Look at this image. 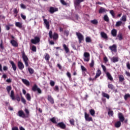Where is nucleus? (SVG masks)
Here are the masks:
<instances>
[{"label": "nucleus", "mask_w": 130, "mask_h": 130, "mask_svg": "<svg viewBox=\"0 0 130 130\" xmlns=\"http://www.w3.org/2000/svg\"><path fill=\"white\" fill-rule=\"evenodd\" d=\"M76 34L78 37L79 43H81L82 41H83L84 39V36L82 35V33L79 32H76Z\"/></svg>", "instance_id": "5"}, {"label": "nucleus", "mask_w": 130, "mask_h": 130, "mask_svg": "<svg viewBox=\"0 0 130 130\" xmlns=\"http://www.w3.org/2000/svg\"><path fill=\"white\" fill-rule=\"evenodd\" d=\"M130 98V94L129 93H127V94H125L124 96V99L125 100H127L128 98Z\"/></svg>", "instance_id": "45"}, {"label": "nucleus", "mask_w": 130, "mask_h": 130, "mask_svg": "<svg viewBox=\"0 0 130 130\" xmlns=\"http://www.w3.org/2000/svg\"><path fill=\"white\" fill-rule=\"evenodd\" d=\"M63 48L65 50V52H66V53H68L69 52H70V48H69L67 44H63Z\"/></svg>", "instance_id": "18"}, {"label": "nucleus", "mask_w": 130, "mask_h": 130, "mask_svg": "<svg viewBox=\"0 0 130 130\" xmlns=\"http://www.w3.org/2000/svg\"><path fill=\"white\" fill-rule=\"evenodd\" d=\"M50 120H51V122L53 123V124H57L56 126L57 127H59V128H61V129H66L67 127L66 125L64 124V123H63V122H60V123H58L57 124L55 117H53V118H51V119H50Z\"/></svg>", "instance_id": "1"}, {"label": "nucleus", "mask_w": 130, "mask_h": 130, "mask_svg": "<svg viewBox=\"0 0 130 130\" xmlns=\"http://www.w3.org/2000/svg\"><path fill=\"white\" fill-rule=\"evenodd\" d=\"M60 2L63 6H67V4L64 0H60Z\"/></svg>", "instance_id": "53"}, {"label": "nucleus", "mask_w": 130, "mask_h": 130, "mask_svg": "<svg viewBox=\"0 0 130 130\" xmlns=\"http://www.w3.org/2000/svg\"><path fill=\"white\" fill-rule=\"evenodd\" d=\"M119 39V40L121 41L123 39V35L122 33H119L117 35V37L116 39Z\"/></svg>", "instance_id": "29"}, {"label": "nucleus", "mask_w": 130, "mask_h": 130, "mask_svg": "<svg viewBox=\"0 0 130 130\" xmlns=\"http://www.w3.org/2000/svg\"><path fill=\"white\" fill-rule=\"evenodd\" d=\"M49 35L51 39L53 38V40L55 41L57 40V39H58V37H59L58 34L56 32H55L53 35V32L51 30L49 31Z\"/></svg>", "instance_id": "3"}, {"label": "nucleus", "mask_w": 130, "mask_h": 130, "mask_svg": "<svg viewBox=\"0 0 130 130\" xmlns=\"http://www.w3.org/2000/svg\"><path fill=\"white\" fill-rule=\"evenodd\" d=\"M101 74H102L101 70H100V69H98V70L96 71V75L94 77V80H96L97 78H99V77H100V76L101 75Z\"/></svg>", "instance_id": "16"}, {"label": "nucleus", "mask_w": 130, "mask_h": 130, "mask_svg": "<svg viewBox=\"0 0 130 130\" xmlns=\"http://www.w3.org/2000/svg\"><path fill=\"white\" fill-rule=\"evenodd\" d=\"M108 87L111 90H115V86H114V85H113V84H108Z\"/></svg>", "instance_id": "31"}, {"label": "nucleus", "mask_w": 130, "mask_h": 130, "mask_svg": "<svg viewBox=\"0 0 130 130\" xmlns=\"http://www.w3.org/2000/svg\"><path fill=\"white\" fill-rule=\"evenodd\" d=\"M121 123H120V120H119V121H117V122H116L115 123V127L116 128H120V127H121Z\"/></svg>", "instance_id": "27"}, {"label": "nucleus", "mask_w": 130, "mask_h": 130, "mask_svg": "<svg viewBox=\"0 0 130 130\" xmlns=\"http://www.w3.org/2000/svg\"><path fill=\"white\" fill-rule=\"evenodd\" d=\"M21 17L22 19H23V20H26V16H25L24 15H23V14H21Z\"/></svg>", "instance_id": "59"}, {"label": "nucleus", "mask_w": 130, "mask_h": 130, "mask_svg": "<svg viewBox=\"0 0 130 130\" xmlns=\"http://www.w3.org/2000/svg\"><path fill=\"white\" fill-rule=\"evenodd\" d=\"M106 75L107 78L110 80V81H113V77L111 76L110 73H109V72H107V73H106Z\"/></svg>", "instance_id": "25"}, {"label": "nucleus", "mask_w": 130, "mask_h": 130, "mask_svg": "<svg viewBox=\"0 0 130 130\" xmlns=\"http://www.w3.org/2000/svg\"><path fill=\"white\" fill-rule=\"evenodd\" d=\"M58 9L57 8H54L53 7H50L49 9V12L51 14H53L55 12H58Z\"/></svg>", "instance_id": "13"}, {"label": "nucleus", "mask_w": 130, "mask_h": 130, "mask_svg": "<svg viewBox=\"0 0 130 130\" xmlns=\"http://www.w3.org/2000/svg\"><path fill=\"white\" fill-rule=\"evenodd\" d=\"M91 23L94 25H97V24H98V21L96 19L91 20Z\"/></svg>", "instance_id": "42"}, {"label": "nucleus", "mask_w": 130, "mask_h": 130, "mask_svg": "<svg viewBox=\"0 0 130 130\" xmlns=\"http://www.w3.org/2000/svg\"><path fill=\"white\" fill-rule=\"evenodd\" d=\"M12 130H19V128H18L17 126L13 127L12 128Z\"/></svg>", "instance_id": "63"}, {"label": "nucleus", "mask_w": 130, "mask_h": 130, "mask_svg": "<svg viewBox=\"0 0 130 130\" xmlns=\"http://www.w3.org/2000/svg\"><path fill=\"white\" fill-rule=\"evenodd\" d=\"M31 50L34 52L37 51V47L35 46V45H32L31 46Z\"/></svg>", "instance_id": "50"}, {"label": "nucleus", "mask_w": 130, "mask_h": 130, "mask_svg": "<svg viewBox=\"0 0 130 130\" xmlns=\"http://www.w3.org/2000/svg\"><path fill=\"white\" fill-rule=\"evenodd\" d=\"M40 41V38L38 36H36V37H35V39L31 40V43H33L34 44H37V43H38Z\"/></svg>", "instance_id": "10"}, {"label": "nucleus", "mask_w": 130, "mask_h": 130, "mask_svg": "<svg viewBox=\"0 0 130 130\" xmlns=\"http://www.w3.org/2000/svg\"><path fill=\"white\" fill-rule=\"evenodd\" d=\"M28 71L30 74H34V70L32 68H28Z\"/></svg>", "instance_id": "41"}, {"label": "nucleus", "mask_w": 130, "mask_h": 130, "mask_svg": "<svg viewBox=\"0 0 130 130\" xmlns=\"http://www.w3.org/2000/svg\"><path fill=\"white\" fill-rule=\"evenodd\" d=\"M10 97L12 98V100H15V92L14 90H11Z\"/></svg>", "instance_id": "26"}, {"label": "nucleus", "mask_w": 130, "mask_h": 130, "mask_svg": "<svg viewBox=\"0 0 130 130\" xmlns=\"http://www.w3.org/2000/svg\"><path fill=\"white\" fill-rule=\"evenodd\" d=\"M122 24V20L118 21V22H116L115 26L116 27H119L120 26H121Z\"/></svg>", "instance_id": "35"}, {"label": "nucleus", "mask_w": 130, "mask_h": 130, "mask_svg": "<svg viewBox=\"0 0 130 130\" xmlns=\"http://www.w3.org/2000/svg\"><path fill=\"white\" fill-rule=\"evenodd\" d=\"M85 118L87 122H92L93 119L92 117H90V115L87 113H85Z\"/></svg>", "instance_id": "9"}, {"label": "nucleus", "mask_w": 130, "mask_h": 130, "mask_svg": "<svg viewBox=\"0 0 130 130\" xmlns=\"http://www.w3.org/2000/svg\"><path fill=\"white\" fill-rule=\"evenodd\" d=\"M22 56L23 60L24 61L25 66L28 67L29 66V63H28L29 58H28V57H27V55H26V54L25 53V51H23Z\"/></svg>", "instance_id": "4"}, {"label": "nucleus", "mask_w": 130, "mask_h": 130, "mask_svg": "<svg viewBox=\"0 0 130 130\" xmlns=\"http://www.w3.org/2000/svg\"><path fill=\"white\" fill-rule=\"evenodd\" d=\"M45 57L46 60H47V61L49 60V59L50 58V56L49 53H45Z\"/></svg>", "instance_id": "37"}, {"label": "nucleus", "mask_w": 130, "mask_h": 130, "mask_svg": "<svg viewBox=\"0 0 130 130\" xmlns=\"http://www.w3.org/2000/svg\"><path fill=\"white\" fill-rule=\"evenodd\" d=\"M94 59H91V61L90 63L89 64L90 67L93 68V67H94Z\"/></svg>", "instance_id": "46"}, {"label": "nucleus", "mask_w": 130, "mask_h": 130, "mask_svg": "<svg viewBox=\"0 0 130 130\" xmlns=\"http://www.w3.org/2000/svg\"><path fill=\"white\" fill-rule=\"evenodd\" d=\"M126 67H127V69L130 70V62H129V61H127L126 62Z\"/></svg>", "instance_id": "58"}, {"label": "nucleus", "mask_w": 130, "mask_h": 130, "mask_svg": "<svg viewBox=\"0 0 130 130\" xmlns=\"http://www.w3.org/2000/svg\"><path fill=\"white\" fill-rule=\"evenodd\" d=\"M110 13L111 15H112V16L113 17V18H115V13H114L113 10H111L110 11Z\"/></svg>", "instance_id": "49"}, {"label": "nucleus", "mask_w": 130, "mask_h": 130, "mask_svg": "<svg viewBox=\"0 0 130 130\" xmlns=\"http://www.w3.org/2000/svg\"><path fill=\"white\" fill-rule=\"evenodd\" d=\"M22 81L26 86H29L30 85V83L29 81H28V80H27L26 79H22Z\"/></svg>", "instance_id": "20"}, {"label": "nucleus", "mask_w": 130, "mask_h": 130, "mask_svg": "<svg viewBox=\"0 0 130 130\" xmlns=\"http://www.w3.org/2000/svg\"><path fill=\"white\" fill-rule=\"evenodd\" d=\"M86 42H92V39L91 37H89V36H87L85 38Z\"/></svg>", "instance_id": "38"}, {"label": "nucleus", "mask_w": 130, "mask_h": 130, "mask_svg": "<svg viewBox=\"0 0 130 130\" xmlns=\"http://www.w3.org/2000/svg\"><path fill=\"white\" fill-rule=\"evenodd\" d=\"M44 25L46 26L47 29H50V24L49 21L47 19H43Z\"/></svg>", "instance_id": "15"}, {"label": "nucleus", "mask_w": 130, "mask_h": 130, "mask_svg": "<svg viewBox=\"0 0 130 130\" xmlns=\"http://www.w3.org/2000/svg\"><path fill=\"white\" fill-rule=\"evenodd\" d=\"M9 62L12 67L13 71H17V66L16 63H15L14 61H13V60H10Z\"/></svg>", "instance_id": "14"}, {"label": "nucleus", "mask_w": 130, "mask_h": 130, "mask_svg": "<svg viewBox=\"0 0 130 130\" xmlns=\"http://www.w3.org/2000/svg\"><path fill=\"white\" fill-rule=\"evenodd\" d=\"M125 74L128 76L130 77V73L129 72H127V71H126Z\"/></svg>", "instance_id": "64"}, {"label": "nucleus", "mask_w": 130, "mask_h": 130, "mask_svg": "<svg viewBox=\"0 0 130 130\" xmlns=\"http://www.w3.org/2000/svg\"><path fill=\"white\" fill-rule=\"evenodd\" d=\"M108 114H109V115H111V116H113V114H114L113 111H111V110L109 109V112H108Z\"/></svg>", "instance_id": "44"}, {"label": "nucleus", "mask_w": 130, "mask_h": 130, "mask_svg": "<svg viewBox=\"0 0 130 130\" xmlns=\"http://www.w3.org/2000/svg\"><path fill=\"white\" fill-rule=\"evenodd\" d=\"M101 66L102 68H103L104 72H106L107 71L106 67L104 66V64H102Z\"/></svg>", "instance_id": "51"}, {"label": "nucleus", "mask_w": 130, "mask_h": 130, "mask_svg": "<svg viewBox=\"0 0 130 130\" xmlns=\"http://www.w3.org/2000/svg\"><path fill=\"white\" fill-rule=\"evenodd\" d=\"M117 31L116 29H113L111 30V34L112 36H113L114 37H115L116 36H117Z\"/></svg>", "instance_id": "24"}, {"label": "nucleus", "mask_w": 130, "mask_h": 130, "mask_svg": "<svg viewBox=\"0 0 130 130\" xmlns=\"http://www.w3.org/2000/svg\"><path fill=\"white\" fill-rule=\"evenodd\" d=\"M102 95L104 97H106V98H107L108 99H109V98H110L109 94H108L107 93H105V92H102Z\"/></svg>", "instance_id": "33"}, {"label": "nucleus", "mask_w": 130, "mask_h": 130, "mask_svg": "<svg viewBox=\"0 0 130 130\" xmlns=\"http://www.w3.org/2000/svg\"><path fill=\"white\" fill-rule=\"evenodd\" d=\"M13 12L14 14H16V15H18V13H19V11H18L17 9H14Z\"/></svg>", "instance_id": "62"}, {"label": "nucleus", "mask_w": 130, "mask_h": 130, "mask_svg": "<svg viewBox=\"0 0 130 130\" xmlns=\"http://www.w3.org/2000/svg\"><path fill=\"white\" fill-rule=\"evenodd\" d=\"M116 44H113V45H110L109 47V49H110L112 52H116L117 51Z\"/></svg>", "instance_id": "8"}, {"label": "nucleus", "mask_w": 130, "mask_h": 130, "mask_svg": "<svg viewBox=\"0 0 130 130\" xmlns=\"http://www.w3.org/2000/svg\"><path fill=\"white\" fill-rule=\"evenodd\" d=\"M101 37L103 38H104V39H108V36L105 32H101Z\"/></svg>", "instance_id": "22"}, {"label": "nucleus", "mask_w": 130, "mask_h": 130, "mask_svg": "<svg viewBox=\"0 0 130 130\" xmlns=\"http://www.w3.org/2000/svg\"><path fill=\"white\" fill-rule=\"evenodd\" d=\"M118 77L120 82H123V81H124V77L123 75H118Z\"/></svg>", "instance_id": "28"}, {"label": "nucleus", "mask_w": 130, "mask_h": 130, "mask_svg": "<svg viewBox=\"0 0 130 130\" xmlns=\"http://www.w3.org/2000/svg\"><path fill=\"white\" fill-rule=\"evenodd\" d=\"M69 33H70V32L68 30H65L64 31V35H66V36H69Z\"/></svg>", "instance_id": "52"}, {"label": "nucleus", "mask_w": 130, "mask_h": 130, "mask_svg": "<svg viewBox=\"0 0 130 130\" xmlns=\"http://www.w3.org/2000/svg\"><path fill=\"white\" fill-rule=\"evenodd\" d=\"M107 11V10H106V9L101 7L100 9L99 10V14H103V13H106Z\"/></svg>", "instance_id": "19"}, {"label": "nucleus", "mask_w": 130, "mask_h": 130, "mask_svg": "<svg viewBox=\"0 0 130 130\" xmlns=\"http://www.w3.org/2000/svg\"><path fill=\"white\" fill-rule=\"evenodd\" d=\"M81 68L82 71H87V69L86 68H85L84 66H81Z\"/></svg>", "instance_id": "55"}, {"label": "nucleus", "mask_w": 130, "mask_h": 130, "mask_svg": "<svg viewBox=\"0 0 130 130\" xmlns=\"http://www.w3.org/2000/svg\"><path fill=\"white\" fill-rule=\"evenodd\" d=\"M0 47H1V48H2V49H4V48L3 41H2L1 43H0Z\"/></svg>", "instance_id": "61"}, {"label": "nucleus", "mask_w": 130, "mask_h": 130, "mask_svg": "<svg viewBox=\"0 0 130 130\" xmlns=\"http://www.w3.org/2000/svg\"><path fill=\"white\" fill-rule=\"evenodd\" d=\"M71 125H75V120H74V119H71V120H70L69 121Z\"/></svg>", "instance_id": "47"}, {"label": "nucleus", "mask_w": 130, "mask_h": 130, "mask_svg": "<svg viewBox=\"0 0 130 130\" xmlns=\"http://www.w3.org/2000/svg\"><path fill=\"white\" fill-rule=\"evenodd\" d=\"M66 75H67V77H68L69 80L72 79V75H71V73H70V72H67Z\"/></svg>", "instance_id": "39"}, {"label": "nucleus", "mask_w": 130, "mask_h": 130, "mask_svg": "<svg viewBox=\"0 0 130 130\" xmlns=\"http://www.w3.org/2000/svg\"><path fill=\"white\" fill-rule=\"evenodd\" d=\"M10 42L13 46H14L15 47H17L18 46V42L14 39L13 40H11Z\"/></svg>", "instance_id": "17"}, {"label": "nucleus", "mask_w": 130, "mask_h": 130, "mask_svg": "<svg viewBox=\"0 0 130 130\" xmlns=\"http://www.w3.org/2000/svg\"><path fill=\"white\" fill-rule=\"evenodd\" d=\"M48 100L49 101H50V102L52 104H53L54 103V100L53 97H52V96L51 95H48Z\"/></svg>", "instance_id": "21"}, {"label": "nucleus", "mask_w": 130, "mask_h": 130, "mask_svg": "<svg viewBox=\"0 0 130 130\" xmlns=\"http://www.w3.org/2000/svg\"><path fill=\"white\" fill-rule=\"evenodd\" d=\"M50 84L51 86H54L55 83L54 81L51 80Z\"/></svg>", "instance_id": "57"}, {"label": "nucleus", "mask_w": 130, "mask_h": 130, "mask_svg": "<svg viewBox=\"0 0 130 130\" xmlns=\"http://www.w3.org/2000/svg\"><path fill=\"white\" fill-rule=\"evenodd\" d=\"M32 90L34 92L36 91H38V93H42V90L40 89V88H39L38 87V85L37 84H34V86L32 87Z\"/></svg>", "instance_id": "6"}, {"label": "nucleus", "mask_w": 130, "mask_h": 130, "mask_svg": "<svg viewBox=\"0 0 130 130\" xmlns=\"http://www.w3.org/2000/svg\"><path fill=\"white\" fill-rule=\"evenodd\" d=\"M127 19V17L126 15H123L121 18V21L126 22Z\"/></svg>", "instance_id": "40"}, {"label": "nucleus", "mask_w": 130, "mask_h": 130, "mask_svg": "<svg viewBox=\"0 0 130 130\" xmlns=\"http://www.w3.org/2000/svg\"><path fill=\"white\" fill-rule=\"evenodd\" d=\"M6 89L7 90L8 93H10L11 90H12V86H7L6 87Z\"/></svg>", "instance_id": "43"}, {"label": "nucleus", "mask_w": 130, "mask_h": 130, "mask_svg": "<svg viewBox=\"0 0 130 130\" xmlns=\"http://www.w3.org/2000/svg\"><path fill=\"white\" fill-rule=\"evenodd\" d=\"M54 90H55V91H59V87H58V86L56 85V86H55V88H54Z\"/></svg>", "instance_id": "60"}, {"label": "nucleus", "mask_w": 130, "mask_h": 130, "mask_svg": "<svg viewBox=\"0 0 130 130\" xmlns=\"http://www.w3.org/2000/svg\"><path fill=\"white\" fill-rule=\"evenodd\" d=\"M89 112H90V114L91 115H92V116H94V115H95V112L94 110H90Z\"/></svg>", "instance_id": "48"}, {"label": "nucleus", "mask_w": 130, "mask_h": 130, "mask_svg": "<svg viewBox=\"0 0 130 130\" xmlns=\"http://www.w3.org/2000/svg\"><path fill=\"white\" fill-rule=\"evenodd\" d=\"M111 60L113 62H116L117 61H118L119 58L117 56H113V57L111 58Z\"/></svg>", "instance_id": "30"}, {"label": "nucleus", "mask_w": 130, "mask_h": 130, "mask_svg": "<svg viewBox=\"0 0 130 130\" xmlns=\"http://www.w3.org/2000/svg\"><path fill=\"white\" fill-rule=\"evenodd\" d=\"M20 7L21 9H26V6L25 5H24V4H21Z\"/></svg>", "instance_id": "54"}, {"label": "nucleus", "mask_w": 130, "mask_h": 130, "mask_svg": "<svg viewBox=\"0 0 130 130\" xmlns=\"http://www.w3.org/2000/svg\"><path fill=\"white\" fill-rule=\"evenodd\" d=\"M25 112L26 115L25 113H24L23 111L20 110V111H18L17 115H18V116H20V117H23V118H25V117H29V111H28V109H25Z\"/></svg>", "instance_id": "2"}, {"label": "nucleus", "mask_w": 130, "mask_h": 130, "mask_svg": "<svg viewBox=\"0 0 130 130\" xmlns=\"http://www.w3.org/2000/svg\"><path fill=\"white\" fill-rule=\"evenodd\" d=\"M18 68L19 69V70H23V69H24V68H25V66L24 64V63H23V62L20 60H19L18 61Z\"/></svg>", "instance_id": "12"}, {"label": "nucleus", "mask_w": 130, "mask_h": 130, "mask_svg": "<svg viewBox=\"0 0 130 130\" xmlns=\"http://www.w3.org/2000/svg\"><path fill=\"white\" fill-rule=\"evenodd\" d=\"M15 25L19 28H22V24L20 22H16Z\"/></svg>", "instance_id": "32"}, {"label": "nucleus", "mask_w": 130, "mask_h": 130, "mask_svg": "<svg viewBox=\"0 0 130 130\" xmlns=\"http://www.w3.org/2000/svg\"><path fill=\"white\" fill-rule=\"evenodd\" d=\"M21 101H22V102H23V103H24V104H26V100L25 99V98H24V97H21Z\"/></svg>", "instance_id": "56"}, {"label": "nucleus", "mask_w": 130, "mask_h": 130, "mask_svg": "<svg viewBox=\"0 0 130 130\" xmlns=\"http://www.w3.org/2000/svg\"><path fill=\"white\" fill-rule=\"evenodd\" d=\"M84 56L85 58H84V61H89L90 60V54L89 52H84Z\"/></svg>", "instance_id": "7"}, {"label": "nucleus", "mask_w": 130, "mask_h": 130, "mask_svg": "<svg viewBox=\"0 0 130 130\" xmlns=\"http://www.w3.org/2000/svg\"><path fill=\"white\" fill-rule=\"evenodd\" d=\"M84 2V0H76L75 2V6L77 7V6H79L81 3Z\"/></svg>", "instance_id": "23"}, {"label": "nucleus", "mask_w": 130, "mask_h": 130, "mask_svg": "<svg viewBox=\"0 0 130 130\" xmlns=\"http://www.w3.org/2000/svg\"><path fill=\"white\" fill-rule=\"evenodd\" d=\"M103 19L106 22H109V18L107 15H105Z\"/></svg>", "instance_id": "36"}, {"label": "nucleus", "mask_w": 130, "mask_h": 130, "mask_svg": "<svg viewBox=\"0 0 130 130\" xmlns=\"http://www.w3.org/2000/svg\"><path fill=\"white\" fill-rule=\"evenodd\" d=\"M26 98L27 100H28V101H30V100L31 99V97L30 94H29V93H26Z\"/></svg>", "instance_id": "34"}, {"label": "nucleus", "mask_w": 130, "mask_h": 130, "mask_svg": "<svg viewBox=\"0 0 130 130\" xmlns=\"http://www.w3.org/2000/svg\"><path fill=\"white\" fill-rule=\"evenodd\" d=\"M118 117L120 120V123H123L125 120V118L122 114V113H118Z\"/></svg>", "instance_id": "11"}]
</instances>
